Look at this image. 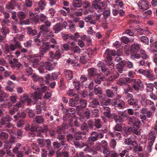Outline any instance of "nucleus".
Here are the masks:
<instances>
[{
  "instance_id": "nucleus-1",
  "label": "nucleus",
  "mask_w": 157,
  "mask_h": 157,
  "mask_svg": "<svg viewBox=\"0 0 157 157\" xmlns=\"http://www.w3.org/2000/svg\"><path fill=\"white\" fill-rule=\"evenodd\" d=\"M101 0H94V1L92 2V7L97 10V12L99 13H102L104 11L105 6V3L104 1L99 3L98 4L97 3V2L99 3Z\"/></svg>"
},
{
  "instance_id": "nucleus-2",
  "label": "nucleus",
  "mask_w": 157,
  "mask_h": 157,
  "mask_svg": "<svg viewBox=\"0 0 157 157\" xmlns=\"http://www.w3.org/2000/svg\"><path fill=\"white\" fill-rule=\"evenodd\" d=\"M138 71L140 74L145 76L149 81H153L156 78L155 76L152 73V71L149 70L140 69Z\"/></svg>"
},
{
  "instance_id": "nucleus-3",
  "label": "nucleus",
  "mask_w": 157,
  "mask_h": 157,
  "mask_svg": "<svg viewBox=\"0 0 157 157\" xmlns=\"http://www.w3.org/2000/svg\"><path fill=\"white\" fill-rule=\"evenodd\" d=\"M86 147L84 149L83 151L85 152H87L91 153L94 157H101V155H98V152L88 144H85L84 147Z\"/></svg>"
},
{
  "instance_id": "nucleus-4",
  "label": "nucleus",
  "mask_w": 157,
  "mask_h": 157,
  "mask_svg": "<svg viewBox=\"0 0 157 157\" xmlns=\"http://www.w3.org/2000/svg\"><path fill=\"white\" fill-rule=\"evenodd\" d=\"M50 46L48 44L46 43L43 44L39 48L40 56L43 57V56L48 50Z\"/></svg>"
},
{
  "instance_id": "nucleus-5",
  "label": "nucleus",
  "mask_w": 157,
  "mask_h": 157,
  "mask_svg": "<svg viewBox=\"0 0 157 157\" xmlns=\"http://www.w3.org/2000/svg\"><path fill=\"white\" fill-rule=\"evenodd\" d=\"M139 9L142 11L147 10L149 7L148 3L145 0L140 1L138 3Z\"/></svg>"
},
{
  "instance_id": "nucleus-6",
  "label": "nucleus",
  "mask_w": 157,
  "mask_h": 157,
  "mask_svg": "<svg viewBox=\"0 0 157 157\" xmlns=\"http://www.w3.org/2000/svg\"><path fill=\"white\" fill-rule=\"evenodd\" d=\"M87 102L86 100L80 99L79 100V105L76 106V110L78 112H79L82 109L86 107Z\"/></svg>"
},
{
  "instance_id": "nucleus-7",
  "label": "nucleus",
  "mask_w": 157,
  "mask_h": 157,
  "mask_svg": "<svg viewBox=\"0 0 157 157\" xmlns=\"http://www.w3.org/2000/svg\"><path fill=\"white\" fill-rule=\"evenodd\" d=\"M133 82V87L136 91H138L140 90V85L141 84V80L139 79H134L132 80Z\"/></svg>"
},
{
  "instance_id": "nucleus-8",
  "label": "nucleus",
  "mask_w": 157,
  "mask_h": 157,
  "mask_svg": "<svg viewBox=\"0 0 157 157\" xmlns=\"http://www.w3.org/2000/svg\"><path fill=\"white\" fill-rule=\"evenodd\" d=\"M113 103L115 107L120 109L124 108L125 105L124 101L121 100H117L116 101H114Z\"/></svg>"
},
{
  "instance_id": "nucleus-9",
  "label": "nucleus",
  "mask_w": 157,
  "mask_h": 157,
  "mask_svg": "<svg viewBox=\"0 0 157 157\" xmlns=\"http://www.w3.org/2000/svg\"><path fill=\"white\" fill-rule=\"evenodd\" d=\"M125 65V61H121L117 64L116 67L117 71L120 73H122L124 71V67Z\"/></svg>"
},
{
  "instance_id": "nucleus-10",
  "label": "nucleus",
  "mask_w": 157,
  "mask_h": 157,
  "mask_svg": "<svg viewBox=\"0 0 157 157\" xmlns=\"http://www.w3.org/2000/svg\"><path fill=\"white\" fill-rule=\"evenodd\" d=\"M124 142L125 144L127 145H130L132 144L133 145H134V150L138 148V146L136 142L135 141H132L131 139L130 138H128L125 139Z\"/></svg>"
},
{
  "instance_id": "nucleus-11",
  "label": "nucleus",
  "mask_w": 157,
  "mask_h": 157,
  "mask_svg": "<svg viewBox=\"0 0 157 157\" xmlns=\"http://www.w3.org/2000/svg\"><path fill=\"white\" fill-rule=\"evenodd\" d=\"M140 126H133L132 127H130L128 128V131H131L137 135H139L140 134V129H139Z\"/></svg>"
},
{
  "instance_id": "nucleus-12",
  "label": "nucleus",
  "mask_w": 157,
  "mask_h": 157,
  "mask_svg": "<svg viewBox=\"0 0 157 157\" xmlns=\"http://www.w3.org/2000/svg\"><path fill=\"white\" fill-rule=\"evenodd\" d=\"M12 120L11 117L8 115L2 117L1 120V123L2 125H4L6 124V122H10Z\"/></svg>"
},
{
  "instance_id": "nucleus-13",
  "label": "nucleus",
  "mask_w": 157,
  "mask_h": 157,
  "mask_svg": "<svg viewBox=\"0 0 157 157\" xmlns=\"http://www.w3.org/2000/svg\"><path fill=\"white\" fill-rule=\"evenodd\" d=\"M16 1L14 0H12L6 6V9L8 12H10L11 10L13 9L15 7Z\"/></svg>"
},
{
  "instance_id": "nucleus-14",
  "label": "nucleus",
  "mask_w": 157,
  "mask_h": 157,
  "mask_svg": "<svg viewBox=\"0 0 157 157\" xmlns=\"http://www.w3.org/2000/svg\"><path fill=\"white\" fill-rule=\"evenodd\" d=\"M127 103L130 105L134 106L136 109L140 107V106L138 105V101L135 100L133 98L127 102Z\"/></svg>"
},
{
  "instance_id": "nucleus-15",
  "label": "nucleus",
  "mask_w": 157,
  "mask_h": 157,
  "mask_svg": "<svg viewBox=\"0 0 157 157\" xmlns=\"http://www.w3.org/2000/svg\"><path fill=\"white\" fill-rule=\"evenodd\" d=\"M140 45L136 43L133 44L131 48V50L133 53L138 52L140 49Z\"/></svg>"
},
{
  "instance_id": "nucleus-16",
  "label": "nucleus",
  "mask_w": 157,
  "mask_h": 157,
  "mask_svg": "<svg viewBox=\"0 0 157 157\" xmlns=\"http://www.w3.org/2000/svg\"><path fill=\"white\" fill-rule=\"evenodd\" d=\"M31 97L34 101L41 100L42 98L40 92H38L36 91L33 92Z\"/></svg>"
},
{
  "instance_id": "nucleus-17",
  "label": "nucleus",
  "mask_w": 157,
  "mask_h": 157,
  "mask_svg": "<svg viewBox=\"0 0 157 157\" xmlns=\"http://www.w3.org/2000/svg\"><path fill=\"white\" fill-rule=\"evenodd\" d=\"M99 105L98 101L97 99L95 98L90 102L89 107L93 108H97L99 106Z\"/></svg>"
},
{
  "instance_id": "nucleus-18",
  "label": "nucleus",
  "mask_w": 157,
  "mask_h": 157,
  "mask_svg": "<svg viewBox=\"0 0 157 157\" xmlns=\"http://www.w3.org/2000/svg\"><path fill=\"white\" fill-rule=\"evenodd\" d=\"M30 61L32 63L33 66L35 68H36L38 65V63L39 60L36 57H34L31 58Z\"/></svg>"
},
{
  "instance_id": "nucleus-19",
  "label": "nucleus",
  "mask_w": 157,
  "mask_h": 157,
  "mask_svg": "<svg viewBox=\"0 0 157 157\" xmlns=\"http://www.w3.org/2000/svg\"><path fill=\"white\" fill-rule=\"evenodd\" d=\"M74 144L77 147L82 148L84 147L85 144L81 141L76 140L74 141Z\"/></svg>"
},
{
  "instance_id": "nucleus-20",
  "label": "nucleus",
  "mask_w": 157,
  "mask_h": 157,
  "mask_svg": "<svg viewBox=\"0 0 157 157\" xmlns=\"http://www.w3.org/2000/svg\"><path fill=\"white\" fill-rule=\"evenodd\" d=\"M43 65H45L46 70L51 71L54 69V67L52 64L49 62H45L44 63L42 62Z\"/></svg>"
},
{
  "instance_id": "nucleus-21",
  "label": "nucleus",
  "mask_w": 157,
  "mask_h": 157,
  "mask_svg": "<svg viewBox=\"0 0 157 157\" xmlns=\"http://www.w3.org/2000/svg\"><path fill=\"white\" fill-rule=\"evenodd\" d=\"M53 29L55 33H59L63 29L62 27H61L60 23H58L55 25L53 27Z\"/></svg>"
},
{
  "instance_id": "nucleus-22",
  "label": "nucleus",
  "mask_w": 157,
  "mask_h": 157,
  "mask_svg": "<svg viewBox=\"0 0 157 157\" xmlns=\"http://www.w3.org/2000/svg\"><path fill=\"white\" fill-rule=\"evenodd\" d=\"M105 79V77L104 76H101L100 75H98L97 77L94 78V81L96 83L99 84L101 82V81H103Z\"/></svg>"
},
{
  "instance_id": "nucleus-23",
  "label": "nucleus",
  "mask_w": 157,
  "mask_h": 157,
  "mask_svg": "<svg viewBox=\"0 0 157 157\" xmlns=\"http://www.w3.org/2000/svg\"><path fill=\"white\" fill-rule=\"evenodd\" d=\"M38 5L39 7L41 9V10L42 11L45 8V6L46 5V3L45 0H40L38 3Z\"/></svg>"
},
{
  "instance_id": "nucleus-24",
  "label": "nucleus",
  "mask_w": 157,
  "mask_h": 157,
  "mask_svg": "<svg viewBox=\"0 0 157 157\" xmlns=\"http://www.w3.org/2000/svg\"><path fill=\"white\" fill-rule=\"evenodd\" d=\"M119 114L121 116H117V117L115 121L116 123H121L123 122L124 121V120L123 118L121 116L123 117L124 116V113L123 112H120L119 113Z\"/></svg>"
},
{
  "instance_id": "nucleus-25",
  "label": "nucleus",
  "mask_w": 157,
  "mask_h": 157,
  "mask_svg": "<svg viewBox=\"0 0 157 157\" xmlns=\"http://www.w3.org/2000/svg\"><path fill=\"white\" fill-rule=\"evenodd\" d=\"M98 133L95 131L92 132L91 134V136L89 137L91 140L95 141L98 140Z\"/></svg>"
},
{
  "instance_id": "nucleus-26",
  "label": "nucleus",
  "mask_w": 157,
  "mask_h": 157,
  "mask_svg": "<svg viewBox=\"0 0 157 157\" xmlns=\"http://www.w3.org/2000/svg\"><path fill=\"white\" fill-rule=\"evenodd\" d=\"M28 15L26 13L23 11H19L17 13V16L18 18L21 20H22L26 18Z\"/></svg>"
},
{
  "instance_id": "nucleus-27",
  "label": "nucleus",
  "mask_w": 157,
  "mask_h": 157,
  "mask_svg": "<svg viewBox=\"0 0 157 157\" xmlns=\"http://www.w3.org/2000/svg\"><path fill=\"white\" fill-rule=\"evenodd\" d=\"M27 32L28 33L32 36H34L36 35L37 33V31L35 29H33L31 27H28L27 29Z\"/></svg>"
},
{
  "instance_id": "nucleus-28",
  "label": "nucleus",
  "mask_w": 157,
  "mask_h": 157,
  "mask_svg": "<svg viewBox=\"0 0 157 157\" xmlns=\"http://www.w3.org/2000/svg\"><path fill=\"white\" fill-rule=\"evenodd\" d=\"M24 103V101H21L17 102L15 105L13 106V109L17 111L19 110V108L22 106V104Z\"/></svg>"
},
{
  "instance_id": "nucleus-29",
  "label": "nucleus",
  "mask_w": 157,
  "mask_h": 157,
  "mask_svg": "<svg viewBox=\"0 0 157 157\" xmlns=\"http://www.w3.org/2000/svg\"><path fill=\"white\" fill-rule=\"evenodd\" d=\"M102 123L99 119H95L94 126L97 128H101L102 126Z\"/></svg>"
},
{
  "instance_id": "nucleus-30",
  "label": "nucleus",
  "mask_w": 157,
  "mask_h": 157,
  "mask_svg": "<svg viewBox=\"0 0 157 157\" xmlns=\"http://www.w3.org/2000/svg\"><path fill=\"white\" fill-rule=\"evenodd\" d=\"M94 94L96 95H101L102 93L101 88L97 85L94 87Z\"/></svg>"
},
{
  "instance_id": "nucleus-31",
  "label": "nucleus",
  "mask_w": 157,
  "mask_h": 157,
  "mask_svg": "<svg viewBox=\"0 0 157 157\" xmlns=\"http://www.w3.org/2000/svg\"><path fill=\"white\" fill-rule=\"evenodd\" d=\"M62 36L63 40H67L68 39L74 40L75 38L74 36H72L71 34H65L63 33L62 34Z\"/></svg>"
},
{
  "instance_id": "nucleus-32",
  "label": "nucleus",
  "mask_w": 157,
  "mask_h": 157,
  "mask_svg": "<svg viewBox=\"0 0 157 157\" xmlns=\"http://www.w3.org/2000/svg\"><path fill=\"white\" fill-rule=\"evenodd\" d=\"M64 73L66 79L68 80L71 79L73 77L72 72L70 71L67 70L65 71Z\"/></svg>"
},
{
  "instance_id": "nucleus-33",
  "label": "nucleus",
  "mask_w": 157,
  "mask_h": 157,
  "mask_svg": "<svg viewBox=\"0 0 157 157\" xmlns=\"http://www.w3.org/2000/svg\"><path fill=\"white\" fill-rule=\"evenodd\" d=\"M157 134L156 132L153 131H151L149 133L148 135V140H155L156 138V135Z\"/></svg>"
},
{
  "instance_id": "nucleus-34",
  "label": "nucleus",
  "mask_w": 157,
  "mask_h": 157,
  "mask_svg": "<svg viewBox=\"0 0 157 157\" xmlns=\"http://www.w3.org/2000/svg\"><path fill=\"white\" fill-rule=\"evenodd\" d=\"M34 121L39 124H41L44 121V119L43 117L40 116H37L35 118Z\"/></svg>"
},
{
  "instance_id": "nucleus-35",
  "label": "nucleus",
  "mask_w": 157,
  "mask_h": 157,
  "mask_svg": "<svg viewBox=\"0 0 157 157\" xmlns=\"http://www.w3.org/2000/svg\"><path fill=\"white\" fill-rule=\"evenodd\" d=\"M53 145L54 148L55 149H57L58 151L62 149L61 142L60 143L56 141L54 142L53 143Z\"/></svg>"
},
{
  "instance_id": "nucleus-36",
  "label": "nucleus",
  "mask_w": 157,
  "mask_h": 157,
  "mask_svg": "<svg viewBox=\"0 0 157 157\" xmlns=\"http://www.w3.org/2000/svg\"><path fill=\"white\" fill-rule=\"evenodd\" d=\"M105 93L108 98H112L115 96V93L112 90L109 89H106L105 90Z\"/></svg>"
},
{
  "instance_id": "nucleus-37",
  "label": "nucleus",
  "mask_w": 157,
  "mask_h": 157,
  "mask_svg": "<svg viewBox=\"0 0 157 157\" xmlns=\"http://www.w3.org/2000/svg\"><path fill=\"white\" fill-rule=\"evenodd\" d=\"M33 78L34 81H38L41 82L44 81V79L41 76H38L35 74H33Z\"/></svg>"
},
{
  "instance_id": "nucleus-38",
  "label": "nucleus",
  "mask_w": 157,
  "mask_h": 157,
  "mask_svg": "<svg viewBox=\"0 0 157 157\" xmlns=\"http://www.w3.org/2000/svg\"><path fill=\"white\" fill-rule=\"evenodd\" d=\"M88 74L91 76H94L96 74V70L94 68H90L88 70Z\"/></svg>"
},
{
  "instance_id": "nucleus-39",
  "label": "nucleus",
  "mask_w": 157,
  "mask_h": 157,
  "mask_svg": "<svg viewBox=\"0 0 157 157\" xmlns=\"http://www.w3.org/2000/svg\"><path fill=\"white\" fill-rule=\"evenodd\" d=\"M139 64L142 66H144L149 68L150 63L147 60H141L139 62Z\"/></svg>"
},
{
  "instance_id": "nucleus-40",
  "label": "nucleus",
  "mask_w": 157,
  "mask_h": 157,
  "mask_svg": "<svg viewBox=\"0 0 157 157\" xmlns=\"http://www.w3.org/2000/svg\"><path fill=\"white\" fill-rule=\"evenodd\" d=\"M70 50L74 53L79 54L80 52V48L78 46L71 47L70 48Z\"/></svg>"
},
{
  "instance_id": "nucleus-41",
  "label": "nucleus",
  "mask_w": 157,
  "mask_h": 157,
  "mask_svg": "<svg viewBox=\"0 0 157 157\" xmlns=\"http://www.w3.org/2000/svg\"><path fill=\"white\" fill-rule=\"evenodd\" d=\"M154 102L149 99H147L143 101L142 105L144 107H146L148 105H152Z\"/></svg>"
},
{
  "instance_id": "nucleus-42",
  "label": "nucleus",
  "mask_w": 157,
  "mask_h": 157,
  "mask_svg": "<svg viewBox=\"0 0 157 157\" xmlns=\"http://www.w3.org/2000/svg\"><path fill=\"white\" fill-rule=\"evenodd\" d=\"M110 135L112 137L117 138V139H120L121 138V133L116 131L114 132L113 133H111Z\"/></svg>"
},
{
  "instance_id": "nucleus-43",
  "label": "nucleus",
  "mask_w": 157,
  "mask_h": 157,
  "mask_svg": "<svg viewBox=\"0 0 157 157\" xmlns=\"http://www.w3.org/2000/svg\"><path fill=\"white\" fill-rule=\"evenodd\" d=\"M8 138V134L5 132H2L0 133V138L2 140H6Z\"/></svg>"
},
{
  "instance_id": "nucleus-44",
  "label": "nucleus",
  "mask_w": 157,
  "mask_h": 157,
  "mask_svg": "<svg viewBox=\"0 0 157 157\" xmlns=\"http://www.w3.org/2000/svg\"><path fill=\"white\" fill-rule=\"evenodd\" d=\"M103 109H104L103 113L105 116L107 117L110 113V109L109 108L106 106H103Z\"/></svg>"
},
{
  "instance_id": "nucleus-45",
  "label": "nucleus",
  "mask_w": 157,
  "mask_h": 157,
  "mask_svg": "<svg viewBox=\"0 0 157 157\" xmlns=\"http://www.w3.org/2000/svg\"><path fill=\"white\" fill-rule=\"evenodd\" d=\"M111 151L110 149L108 148L103 150V153L105 157H107L110 154Z\"/></svg>"
},
{
  "instance_id": "nucleus-46",
  "label": "nucleus",
  "mask_w": 157,
  "mask_h": 157,
  "mask_svg": "<svg viewBox=\"0 0 157 157\" xmlns=\"http://www.w3.org/2000/svg\"><path fill=\"white\" fill-rule=\"evenodd\" d=\"M40 29L41 30V32H48L49 31V28L44 25H43L40 26Z\"/></svg>"
},
{
  "instance_id": "nucleus-47",
  "label": "nucleus",
  "mask_w": 157,
  "mask_h": 157,
  "mask_svg": "<svg viewBox=\"0 0 157 157\" xmlns=\"http://www.w3.org/2000/svg\"><path fill=\"white\" fill-rule=\"evenodd\" d=\"M17 95H12L10 97V102L12 104H14L17 101Z\"/></svg>"
},
{
  "instance_id": "nucleus-48",
  "label": "nucleus",
  "mask_w": 157,
  "mask_h": 157,
  "mask_svg": "<svg viewBox=\"0 0 157 157\" xmlns=\"http://www.w3.org/2000/svg\"><path fill=\"white\" fill-rule=\"evenodd\" d=\"M153 56L152 59L154 62L155 63H157V52L155 50L152 51Z\"/></svg>"
},
{
  "instance_id": "nucleus-49",
  "label": "nucleus",
  "mask_w": 157,
  "mask_h": 157,
  "mask_svg": "<svg viewBox=\"0 0 157 157\" xmlns=\"http://www.w3.org/2000/svg\"><path fill=\"white\" fill-rule=\"evenodd\" d=\"M99 110L98 109H95L92 110L91 113V116L94 117H98L99 116Z\"/></svg>"
},
{
  "instance_id": "nucleus-50",
  "label": "nucleus",
  "mask_w": 157,
  "mask_h": 157,
  "mask_svg": "<svg viewBox=\"0 0 157 157\" xmlns=\"http://www.w3.org/2000/svg\"><path fill=\"white\" fill-rule=\"evenodd\" d=\"M1 30V32L4 36H6L9 32V29L6 27H2Z\"/></svg>"
},
{
  "instance_id": "nucleus-51",
  "label": "nucleus",
  "mask_w": 157,
  "mask_h": 157,
  "mask_svg": "<svg viewBox=\"0 0 157 157\" xmlns=\"http://www.w3.org/2000/svg\"><path fill=\"white\" fill-rule=\"evenodd\" d=\"M154 85L152 83H148L146 85L147 91L152 92L153 90Z\"/></svg>"
},
{
  "instance_id": "nucleus-52",
  "label": "nucleus",
  "mask_w": 157,
  "mask_h": 157,
  "mask_svg": "<svg viewBox=\"0 0 157 157\" xmlns=\"http://www.w3.org/2000/svg\"><path fill=\"white\" fill-rule=\"evenodd\" d=\"M117 142L114 139H112L110 142V146L113 149H114L116 145Z\"/></svg>"
},
{
  "instance_id": "nucleus-53",
  "label": "nucleus",
  "mask_w": 157,
  "mask_h": 157,
  "mask_svg": "<svg viewBox=\"0 0 157 157\" xmlns=\"http://www.w3.org/2000/svg\"><path fill=\"white\" fill-rule=\"evenodd\" d=\"M140 39L142 42L144 43L145 44H148L149 40L147 37L144 36H142L140 37Z\"/></svg>"
},
{
  "instance_id": "nucleus-54",
  "label": "nucleus",
  "mask_w": 157,
  "mask_h": 157,
  "mask_svg": "<svg viewBox=\"0 0 157 157\" xmlns=\"http://www.w3.org/2000/svg\"><path fill=\"white\" fill-rule=\"evenodd\" d=\"M13 62L14 63V66H16L18 68L21 66V64L18 62V60L16 58L13 59Z\"/></svg>"
},
{
  "instance_id": "nucleus-55",
  "label": "nucleus",
  "mask_w": 157,
  "mask_h": 157,
  "mask_svg": "<svg viewBox=\"0 0 157 157\" xmlns=\"http://www.w3.org/2000/svg\"><path fill=\"white\" fill-rule=\"evenodd\" d=\"M114 129L117 131L121 132L122 131V127L121 124H117L115 126Z\"/></svg>"
},
{
  "instance_id": "nucleus-56",
  "label": "nucleus",
  "mask_w": 157,
  "mask_h": 157,
  "mask_svg": "<svg viewBox=\"0 0 157 157\" xmlns=\"http://www.w3.org/2000/svg\"><path fill=\"white\" fill-rule=\"evenodd\" d=\"M90 110L88 108H86L84 112V114L87 119H88L90 118Z\"/></svg>"
},
{
  "instance_id": "nucleus-57",
  "label": "nucleus",
  "mask_w": 157,
  "mask_h": 157,
  "mask_svg": "<svg viewBox=\"0 0 157 157\" xmlns=\"http://www.w3.org/2000/svg\"><path fill=\"white\" fill-rule=\"evenodd\" d=\"M42 61H41L40 62V63H40L41 64V65H40L38 68V70L40 72V73H44V70H45V68H44V66L45 65H43V63H42Z\"/></svg>"
},
{
  "instance_id": "nucleus-58",
  "label": "nucleus",
  "mask_w": 157,
  "mask_h": 157,
  "mask_svg": "<svg viewBox=\"0 0 157 157\" xmlns=\"http://www.w3.org/2000/svg\"><path fill=\"white\" fill-rule=\"evenodd\" d=\"M75 140H79L82 137L81 133L79 132H75L74 134Z\"/></svg>"
},
{
  "instance_id": "nucleus-59",
  "label": "nucleus",
  "mask_w": 157,
  "mask_h": 157,
  "mask_svg": "<svg viewBox=\"0 0 157 157\" xmlns=\"http://www.w3.org/2000/svg\"><path fill=\"white\" fill-rule=\"evenodd\" d=\"M101 146L103 150L108 148V143L105 140L101 141Z\"/></svg>"
},
{
  "instance_id": "nucleus-60",
  "label": "nucleus",
  "mask_w": 157,
  "mask_h": 157,
  "mask_svg": "<svg viewBox=\"0 0 157 157\" xmlns=\"http://www.w3.org/2000/svg\"><path fill=\"white\" fill-rule=\"evenodd\" d=\"M63 119L65 122H69L71 119V117L69 114H66L63 116Z\"/></svg>"
},
{
  "instance_id": "nucleus-61",
  "label": "nucleus",
  "mask_w": 157,
  "mask_h": 157,
  "mask_svg": "<svg viewBox=\"0 0 157 157\" xmlns=\"http://www.w3.org/2000/svg\"><path fill=\"white\" fill-rule=\"evenodd\" d=\"M134 29L135 30V31L136 30L137 32L140 35L142 34L143 33V31L142 29L139 25L136 26V28H134Z\"/></svg>"
},
{
  "instance_id": "nucleus-62",
  "label": "nucleus",
  "mask_w": 157,
  "mask_h": 157,
  "mask_svg": "<svg viewBox=\"0 0 157 157\" xmlns=\"http://www.w3.org/2000/svg\"><path fill=\"white\" fill-rule=\"evenodd\" d=\"M78 93L80 94L84 98H86L88 94L87 91L86 90H83L82 91H79Z\"/></svg>"
},
{
  "instance_id": "nucleus-63",
  "label": "nucleus",
  "mask_w": 157,
  "mask_h": 157,
  "mask_svg": "<svg viewBox=\"0 0 157 157\" xmlns=\"http://www.w3.org/2000/svg\"><path fill=\"white\" fill-rule=\"evenodd\" d=\"M73 5L76 7H80L82 5V2H79L73 1L72 2Z\"/></svg>"
},
{
  "instance_id": "nucleus-64",
  "label": "nucleus",
  "mask_w": 157,
  "mask_h": 157,
  "mask_svg": "<svg viewBox=\"0 0 157 157\" xmlns=\"http://www.w3.org/2000/svg\"><path fill=\"white\" fill-rule=\"evenodd\" d=\"M87 57V56H82L80 59V61L83 63H85L86 61L89 59Z\"/></svg>"
}]
</instances>
